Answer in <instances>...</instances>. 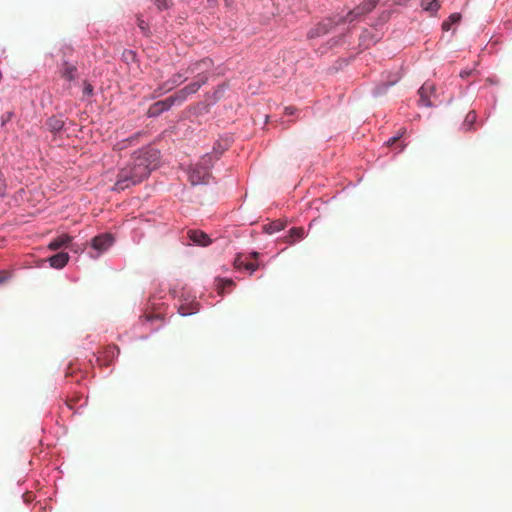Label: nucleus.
<instances>
[{"mask_svg": "<svg viewBox=\"0 0 512 512\" xmlns=\"http://www.w3.org/2000/svg\"><path fill=\"white\" fill-rule=\"evenodd\" d=\"M187 235L194 244L208 246L211 243L210 237L203 231L189 230Z\"/></svg>", "mask_w": 512, "mask_h": 512, "instance_id": "obj_8", "label": "nucleus"}, {"mask_svg": "<svg viewBox=\"0 0 512 512\" xmlns=\"http://www.w3.org/2000/svg\"><path fill=\"white\" fill-rule=\"evenodd\" d=\"M294 112H295V108L294 107H286L285 108V113L287 115H292V114H294Z\"/></svg>", "mask_w": 512, "mask_h": 512, "instance_id": "obj_29", "label": "nucleus"}, {"mask_svg": "<svg viewBox=\"0 0 512 512\" xmlns=\"http://www.w3.org/2000/svg\"><path fill=\"white\" fill-rule=\"evenodd\" d=\"M285 224L282 221H274L264 226V230L268 234H273L275 232L281 231L284 229Z\"/></svg>", "mask_w": 512, "mask_h": 512, "instance_id": "obj_16", "label": "nucleus"}, {"mask_svg": "<svg viewBox=\"0 0 512 512\" xmlns=\"http://www.w3.org/2000/svg\"><path fill=\"white\" fill-rule=\"evenodd\" d=\"M48 125L51 127L52 130H60L63 126V122L58 119L50 118L48 120Z\"/></svg>", "mask_w": 512, "mask_h": 512, "instance_id": "obj_21", "label": "nucleus"}, {"mask_svg": "<svg viewBox=\"0 0 512 512\" xmlns=\"http://www.w3.org/2000/svg\"><path fill=\"white\" fill-rule=\"evenodd\" d=\"M221 282L225 285V286H232L234 285L233 281L231 279H226V280H221Z\"/></svg>", "mask_w": 512, "mask_h": 512, "instance_id": "obj_30", "label": "nucleus"}, {"mask_svg": "<svg viewBox=\"0 0 512 512\" xmlns=\"http://www.w3.org/2000/svg\"><path fill=\"white\" fill-rule=\"evenodd\" d=\"M175 103H178V98L174 94L164 100L152 104L149 107L147 114L149 117H157L164 111H168Z\"/></svg>", "mask_w": 512, "mask_h": 512, "instance_id": "obj_5", "label": "nucleus"}, {"mask_svg": "<svg viewBox=\"0 0 512 512\" xmlns=\"http://www.w3.org/2000/svg\"><path fill=\"white\" fill-rule=\"evenodd\" d=\"M378 1L379 0H365L360 4V9L364 10L367 14L376 7Z\"/></svg>", "mask_w": 512, "mask_h": 512, "instance_id": "obj_19", "label": "nucleus"}, {"mask_svg": "<svg viewBox=\"0 0 512 512\" xmlns=\"http://www.w3.org/2000/svg\"><path fill=\"white\" fill-rule=\"evenodd\" d=\"M421 7L433 14L439 10L440 4L438 0H422Z\"/></svg>", "mask_w": 512, "mask_h": 512, "instance_id": "obj_14", "label": "nucleus"}, {"mask_svg": "<svg viewBox=\"0 0 512 512\" xmlns=\"http://www.w3.org/2000/svg\"><path fill=\"white\" fill-rule=\"evenodd\" d=\"M72 238L67 234H62L58 236L57 238L53 239L49 245L48 248L51 250H58L62 247L67 246L71 242Z\"/></svg>", "mask_w": 512, "mask_h": 512, "instance_id": "obj_12", "label": "nucleus"}, {"mask_svg": "<svg viewBox=\"0 0 512 512\" xmlns=\"http://www.w3.org/2000/svg\"><path fill=\"white\" fill-rule=\"evenodd\" d=\"M182 82V75L181 74H176L174 75V77L171 79V83L172 85L169 86L167 89L170 90L172 87L174 86H177L178 84H180Z\"/></svg>", "mask_w": 512, "mask_h": 512, "instance_id": "obj_23", "label": "nucleus"}, {"mask_svg": "<svg viewBox=\"0 0 512 512\" xmlns=\"http://www.w3.org/2000/svg\"><path fill=\"white\" fill-rule=\"evenodd\" d=\"M6 191V182L4 176L0 173V197L4 196Z\"/></svg>", "mask_w": 512, "mask_h": 512, "instance_id": "obj_26", "label": "nucleus"}, {"mask_svg": "<svg viewBox=\"0 0 512 512\" xmlns=\"http://www.w3.org/2000/svg\"><path fill=\"white\" fill-rule=\"evenodd\" d=\"M114 351L117 352V355L119 354V349L116 346H112L108 348V352L114 354Z\"/></svg>", "mask_w": 512, "mask_h": 512, "instance_id": "obj_31", "label": "nucleus"}, {"mask_svg": "<svg viewBox=\"0 0 512 512\" xmlns=\"http://www.w3.org/2000/svg\"><path fill=\"white\" fill-rule=\"evenodd\" d=\"M304 229L301 227H294L289 231V236L287 237V243H294L296 240L302 239L304 237Z\"/></svg>", "mask_w": 512, "mask_h": 512, "instance_id": "obj_13", "label": "nucleus"}, {"mask_svg": "<svg viewBox=\"0 0 512 512\" xmlns=\"http://www.w3.org/2000/svg\"><path fill=\"white\" fill-rule=\"evenodd\" d=\"M13 113L7 112L1 117L2 125H5L7 122H9L12 119Z\"/></svg>", "mask_w": 512, "mask_h": 512, "instance_id": "obj_27", "label": "nucleus"}, {"mask_svg": "<svg viewBox=\"0 0 512 512\" xmlns=\"http://www.w3.org/2000/svg\"><path fill=\"white\" fill-rule=\"evenodd\" d=\"M461 19V15L459 13H453L449 16L448 20L444 21L442 24L443 30L448 31L452 24L458 23Z\"/></svg>", "mask_w": 512, "mask_h": 512, "instance_id": "obj_17", "label": "nucleus"}, {"mask_svg": "<svg viewBox=\"0 0 512 512\" xmlns=\"http://www.w3.org/2000/svg\"><path fill=\"white\" fill-rule=\"evenodd\" d=\"M365 14H366L365 11L360 9V5H359V6L355 7L354 9H352L351 11H349L346 16H344V17L337 16V19L340 21V24H342L345 22H353Z\"/></svg>", "mask_w": 512, "mask_h": 512, "instance_id": "obj_11", "label": "nucleus"}, {"mask_svg": "<svg viewBox=\"0 0 512 512\" xmlns=\"http://www.w3.org/2000/svg\"><path fill=\"white\" fill-rule=\"evenodd\" d=\"M113 241L114 238L111 234H101L92 239V247L99 253H102L112 246Z\"/></svg>", "mask_w": 512, "mask_h": 512, "instance_id": "obj_7", "label": "nucleus"}, {"mask_svg": "<svg viewBox=\"0 0 512 512\" xmlns=\"http://www.w3.org/2000/svg\"><path fill=\"white\" fill-rule=\"evenodd\" d=\"M420 99L419 104L425 107L433 105L431 96L435 93V86L431 82H425L418 91Z\"/></svg>", "mask_w": 512, "mask_h": 512, "instance_id": "obj_6", "label": "nucleus"}, {"mask_svg": "<svg viewBox=\"0 0 512 512\" xmlns=\"http://www.w3.org/2000/svg\"><path fill=\"white\" fill-rule=\"evenodd\" d=\"M61 76L67 81H73L76 77L77 68L75 65L64 62L60 69Z\"/></svg>", "mask_w": 512, "mask_h": 512, "instance_id": "obj_10", "label": "nucleus"}, {"mask_svg": "<svg viewBox=\"0 0 512 512\" xmlns=\"http://www.w3.org/2000/svg\"><path fill=\"white\" fill-rule=\"evenodd\" d=\"M212 60L209 58L202 59L191 64L187 71L190 73L198 72L197 81L187 85L183 89L175 93L178 98V103H182L186 100L187 96L198 91V89L207 81L208 76L206 72L210 70L212 66Z\"/></svg>", "mask_w": 512, "mask_h": 512, "instance_id": "obj_2", "label": "nucleus"}, {"mask_svg": "<svg viewBox=\"0 0 512 512\" xmlns=\"http://www.w3.org/2000/svg\"><path fill=\"white\" fill-rule=\"evenodd\" d=\"M159 10L167 9L169 7V0H152Z\"/></svg>", "mask_w": 512, "mask_h": 512, "instance_id": "obj_22", "label": "nucleus"}, {"mask_svg": "<svg viewBox=\"0 0 512 512\" xmlns=\"http://www.w3.org/2000/svg\"><path fill=\"white\" fill-rule=\"evenodd\" d=\"M258 257V252H252L248 255L239 254L234 260V266L237 269H245L253 273L259 267V264L256 262Z\"/></svg>", "mask_w": 512, "mask_h": 512, "instance_id": "obj_4", "label": "nucleus"}, {"mask_svg": "<svg viewBox=\"0 0 512 512\" xmlns=\"http://www.w3.org/2000/svg\"><path fill=\"white\" fill-rule=\"evenodd\" d=\"M158 161L159 151L152 147L135 152L129 164L119 171L113 190L123 191L141 183L157 167Z\"/></svg>", "mask_w": 512, "mask_h": 512, "instance_id": "obj_1", "label": "nucleus"}, {"mask_svg": "<svg viewBox=\"0 0 512 512\" xmlns=\"http://www.w3.org/2000/svg\"><path fill=\"white\" fill-rule=\"evenodd\" d=\"M11 277L8 271H0V284L6 283Z\"/></svg>", "mask_w": 512, "mask_h": 512, "instance_id": "obj_24", "label": "nucleus"}, {"mask_svg": "<svg viewBox=\"0 0 512 512\" xmlns=\"http://www.w3.org/2000/svg\"><path fill=\"white\" fill-rule=\"evenodd\" d=\"M189 179L193 185H196L204 180V176H201L198 171L193 170L189 175Z\"/></svg>", "mask_w": 512, "mask_h": 512, "instance_id": "obj_20", "label": "nucleus"}, {"mask_svg": "<svg viewBox=\"0 0 512 512\" xmlns=\"http://www.w3.org/2000/svg\"><path fill=\"white\" fill-rule=\"evenodd\" d=\"M139 133L135 134L134 136L130 137V138H127V139H124L120 142H118L114 148L117 149V150H123L125 148H127L132 141L136 140L138 137H139Z\"/></svg>", "mask_w": 512, "mask_h": 512, "instance_id": "obj_18", "label": "nucleus"}, {"mask_svg": "<svg viewBox=\"0 0 512 512\" xmlns=\"http://www.w3.org/2000/svg\"><path fill=\"white\" fill-rule=\"evenodd\" d=\"M68 260H69L68 253L60 252V253H57V254L51 256L49 258V263H50L51 267L56 268V269H61L67 264Z\"/></svg>", "mask_w": 512, "mask_h": 512, "instance_id": "obj_9", "label": "nucleus"}, {"mask_svg": "<svg viewBox=\"0 0 512 512\" xmlns=\"http://www.w3.org/2000/svg\"><path fill=\"white\" fill-rule=\"evenodd\" d=\"M128 54L132 57H134V53L132 51H128Z\"/></svg>", "mask_w": 512, "mask_h": 512, "instance_id": "obj_33", "label": "nucleus"}, {"mask_svg": "<svg viewBox=\"0 0 512 512\" xmlns=\"http://www.w3.org/2000/svg\"><path fill=\"white\" fill-rule=\"evenodd\" d=\"M138 25H139L140 29L145 30V22L143 20H139Z\"/></svg>", "mask_w": 512, "mask_h": 512, "instance_id": "obj_32", "label": "nucleus"}, {"mask_svg": "<svg viewBox=\"0 0 512 512\" xmlns=\"http://www.w3.org/2000/svg\"><path fill=\"white\" fill-rule=\"evenodd\" d=\"M337 25H340V21L337 19V16L333 18H326L308 31L307 38L314 39L322 37L329 33Z\"/></svg>", "mask_w": 512, "mask_h": 512, "instance_id": "obj_3", "label": "nucleus"}, {"mask_svg": "<svg viewBox=\"0 0 512 512\" xmlns=\"http://www.w3.org/2000/svg\"><path fill=\"white\" fill-rule=\"evenodd\" d=\"M399 138H400V136H395V137L390 138L387 141V145L391 146V145L395 144L399 140Z\"/></svg>", "mask_w": 512, "mask_h": 512, "instance_id": "obj_28", "label": "nucleus"}, {"mask_svg": "<svg viewBox=\"0 0 512 512\" xmlns=\"http://www.w3.org/2000/svg\"><path fill=\"white\" fill-rule=\"evenodd\" d=\"M83 93L87 96H91L93 94V86L88 82H84Z\"/></svg>", "mask_w": 512, "mask_h": 512, "instance_id": "obj_25", "label": "nucleus"}, {"mask_svg": "<svg viewBox=\"0 0 512 512\" xmlns=\"http://www.w3.org/2000/svg\"><path fill=\"white\" fill-rule=\"evenodd\" d=\"M477 115L475 111H469L463 122V129L466 131H470L473 129V126L476 122Z\"/></svg>", "mask_w": 512, "mask_h": 512, "instance_id": "obj_15", "label": "nucleus"}]
</instances>
